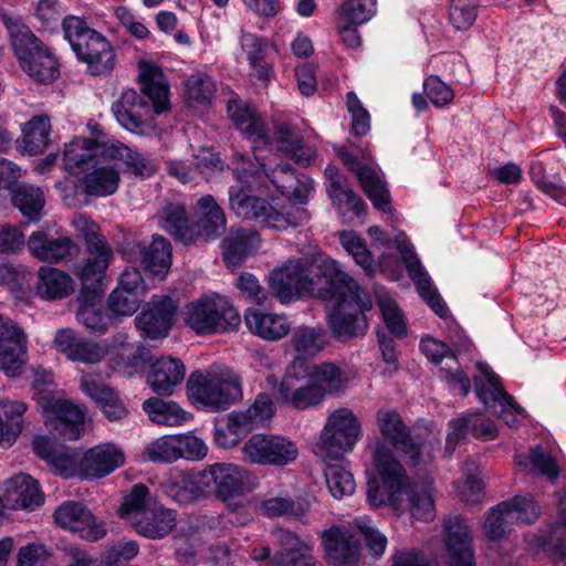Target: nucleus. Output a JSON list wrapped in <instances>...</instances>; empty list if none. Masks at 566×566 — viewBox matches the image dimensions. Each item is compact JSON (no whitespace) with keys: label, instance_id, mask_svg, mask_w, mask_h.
<instances>
[{"label":"nucleus","instance_id":"nucleus-45","mask_svg":"<svg viewBox=\"0 0 566 566\" xmlns=\"http://www.w3.org/2000/svg\"><path fill=\"white\" fill-rule=\"evenodd\" d=\"M108 164L91 167L92 171L84 175L82 184L87 196L106 197L115 193L119 185V171Z\"/></svg>","mask_w":566,"mask_h":566},{"label":"nucleus","instance_id":"nucleus-26","mask_svg":"<svg viewBox=\"0 0 566 566\" xmlns=\"http://www.w3.org/2000/svg\"><path fill=\"white\" fill-rule=\"evenodd\" d=\"M319 537L323 558L328 566H354V533L345 526L333 525Z\"/></svg>","mask_w":566,"mask_h":566},{"label":"nucleus","instance_id":"nucleus-39","mask_svg":"<svg viewBox=\"0 0 566 566\" xmlns=\"http://www.w3.org/2000/svg\"><path fill=\"white\" fill-rule=\"evenodd\" d=\"M139 83L142 93L151 101L153 113L160 115L169 111L170 102L168 98L169 87L167 84L157 81L163 76V70L155 64L145 61L139 62Z\"/></svg>","mask_w":566,"mask_h":566},{"label":"nucleus","instance_id":"nucleus-2","mask_svg":"<svg viewBox=\"0 0 566 566\" xmlns=\"http://www.w3.org/2000/svg\"><path fill=\"white\" fill-rule=\"evenodd\" d=\"M377 420L384 439L407 459L409 467L430 470L441 446L439 434L427 428L411 430L395 410H379Z\"/></svg>","mask_w":566,"mask_h":566},{"label":"nucleus","instance_id":"nucleus-38","mask_svg":"<svg viewBox=\"0 0 566 566\" xmlns=\"http://www.w3.org/2000/svg\"><path fill=\"white\" fill-rule=\"evenodd\" d=\"M326 191L332 203L344 221H352L354 214V190L348 178L334 165L325 168Z\"/></svg>","mask_w":566,"mask_h":566},{"label":"nucleus","instance_id":"nucleus-18","mask_svg":"<svg viewBox=\"0 0 566 566\" xmlns=\"http://www.w3.org/2000/svg\"><path fill=\"white\" fill-rule=\"evenodd\" d=\"M28 338L12 319L0 314V369L8 376L22 373L27 363Z\"/></svg>","mask_w":566,"mask_h":566},{"label":"nucleus","instance_id":"nucleus-50","mask_svg":"<svg viewBox=\"0 0 566 566\" xmlns=\"http://www.w3.org/2000/svg\"><path fill=\"white\" fill-rule=\"evenodd\" d=\"M73 291L72 279L65 272L55 268L41 266L36 293L45 300H61Z\"/></svg>","mask_w":566,"mask_h":566},{"label":"nucleus","instance_id":"nucleus-46","mask_svg":"<svg viewBox=\"0 0 566 566\" xmlns=\"http://www.w3.org/2000/svg\"><path fill=\"white\" fill-rule=\"evenodd\" d=\"M271 182L283 196L292 197L300 203H304L307 199L311 184L308 180H302L295 175L291 164L280 163L269 176Z\"/></svg>","mask_w":566,"mask_h":566},{"label":"nucleus","instance_id":"nucleus-1","mask_svg":"<svg viewBox=\"0 0 566 566\" xmlns=\"http://www.w3.org/2000/svg\"><path fill=\"white\" fill-rule=\"evenodd\" d=\"M270 293L281 303L314 296L334 302L327 312V325L333 336L346 342L354 337V277L339 263L323 256L287 261L272 270L268 277Z\"/></svg>","mask_w":566,"mask_h":566},{"label":"nucleus","instance_id":"nucleus-24","mask_svg":"<svg viewBox=\"0 0 566 566\" xmlns=\"http://www.w3.org/2000/svg\"><path fill=\"white\" fill-rule=\"evenodd\" d=\"M125 463L124 452L113 443L88 449L78 463V472L86 479H101Z\"/></svg>","mask_w":566,"mask_h":566},{"label":"nucleus","instance_id":"nucleus-23","mask_svg":"<svg viewBox=\"0 0 566 566\" xmlns=\"http://www.w3.org/2000/svg\"><path fill=\"white\" fill-rule=\"evenodd\" d=\"M112 112L124 128L138 133L143 130L153 113L151 101L135 90H126L120 98L113 103Z\"/></svg>","mask_w":566,"mask_h":566},{"label":"nucleus","instance_id":"nucleus-6","mask_svg":"<svg viewBox=\"0 0 566 566\" xmlns=\"http://www.w3.org/2000/svg\"><path fill=\"white\" fill-rule=\"evenodd\" d=\"M187 392L193 403H199L211 411L228 409L242 399L241 377L226 367L211 376L196 370L187 380Z\"/></svg>","mask_w":566,"mask_h":566},{"label":"nucleus","instance_id":"nucleus-63","mask_svg":"<svg viewBox=\"0 0 566 566\" xmlns=\"http://www.w3.org/2000/svg\"><path fill=\"white\" fill-rule=\"evenodd\" d=\"M147 458L154 462L171 463L180 459L177 436H164L151 443L145 449Z\"/></svg>","mask_w":566,"mask_h":566},{"label":"nucleus","instance_id":"nucleus-47","mask_svg":"<svg viewBox=\"0 0 566 566\" xmlns=\"http://www.w3.org/2000/svg\"><path fill=\"white\" fill-rule=\"evenodd\" d=\"M10 196L13 206L20 210L25 219V224L41 219L45 199L43 191L39 187L20 182L11 189Z\"/></svg>","mask_w":566,"mask_h":566},{"label":"nucleus","instance_id":"nucleus-4","mask_svg":"<svg viewBox=\"0 0 566 566\" xmlns=\"http://www.w3.org/2000/svg\"><path fill=\"white\" fill-rule=\"evenodd\" d=\"M77 229L85 247V256L74 264L73 271L81 283L78 294H88L92 291L104 294L103 281L114 256L113 250L105 237L99 233V227L94 221L82 218Z\"/></svg>","mask_w":566,"mask_h":566},{"label":"nucleus","instance_id":"nucleus-3","mask_svg":"<svg viewBox=\"0 0 566 566\" xmlns=\"http://www.w3.org/2000/svg\"><path fill=\"white\" fill-rule=\"evenodd\" d=\"M64 38L76 59L86 64V73L95 77H107L116 67V53L107 38L91 28L84 18L66 15L62 20Z\"/></svg>","mask_w":566,"mask_h":566},{"label":"nucleus","instance_id":"nucleus-40","mask_svg":"<svg viewBox=\"0 0 566 566\" xmlns=\"http://www.w3.org/2000/svg\"><path fill=\"white\" fill-rule=\"evenodd\" d=\"M31 254L43 262L56 263L72 254L76 244L67 237L51 239L42 231L33 232L27 242Z\"/></svg>","mask_w":566,"mask_h":566},{"label":"nucleus","instance_id":"nucleus-11","mask_svg":"<svg viewBox=\"0 0 566 566\" xmlns=\"http://www.w3.org/2000/svg\"><path fill=\"white\" fill-rule=\"evenodd\" d=\"M199 471L207 499L214 497L231 505L243 495L247 475L243 468L230 462H216Z\"/></svg>","mask_w":566,"mask_h":566},{"label":"nucleus","instance_id":"nucleus-8","mask_svg":"<svg viewBox=\"0 0 566 566\" xmlns=\"http://www.w3.org/2000/svg\"><path fill=\"white\" fill-rule=\"evenodd\" d=\"M376 471L381 480L382 490L376 479L368 480L367 500L373 506L397 505L402 493L409 488L410 479L406 469L392 452L385 448L374 452Z\"/></svg>","mask_w":566,"mask_h":566},{"label":"nucleus","instance_id":"nucleus-12","mask_svg":"<svg viewBox=\"0 0 566 566\" xmlns=\"http://www.w3.org/2000/svg\"><path fill=\"white\" fill-rule=\"evenodd\" d=\"M537 516L538 511L532 497L514 496L489 511L483 524L484 534L490 541H499L505 537L510 525L531 524Z\"/></svg>","mask_w":566,"mask_h":566},{"label":"nucleus","instance_id":"nucleus-49","mask_svg":"<svg viewBox=\"0 0 566 566\" xmlns=\"http://www.w3.org/2000/svg\"><path fill=\"white\" fill-rule=\"evenodd\" d=\"M245 323L254 335L266 340H279L291 329L286 317L262 312L247 313Z\"/></svg>","mask_w":566,"mask_h":566},{"label":"nucleus","instance_id":"nucleus-41","mask_svg":"<svg viewBox=\"0 0 566 566\" xmlns=\"http://www.w3.org/2000/svg\"><path fill=\"white\" fill-rule=\"evenodd\" d=\"M478 368L480 375L473 378L475 395L485 408L513 406V397L504 390L500 377L486 365L479 364Z\"/></svg>","mask_w":566,"mask_h":566},{"label":"nucleus","instance_id":"nucleus-7","mask_svg":"<svg viewBox=\"0 0 566 566\" xmlns=\"http://www.w3.org/2000/svg\"><path fill=\"white\" fill-rule=\"evenodd\" d=\"M185 322L198 335L237 331L241 324L239 312L224 296H203L186 306Z\"/></svg>","mask_w":566,"mask_h":566},{"label":"nucleus","instance_id":"nucleus-62","mask_svg":"<svg viewBox=\"0 0 566 566\" xmlns=\"http://www.w3.org/2000/svg\"><path fill=\"white\" fill-rule=\"evenodd\" d=\"M325 480L331 494L342 499L354 493V475L340 465H329L325 472Z\"/></svg>","mask_w":566,"mask_h":566},{"label":"nucleus","instance_id":"nucleus-54","mask_svg":"<svg viewBox=\"0 0 566 566\" xmlns=\"http://www.w3.org/2000/svg\"><path fill=\"white\" fill-rule=\"evenodd\" d=\"M143 409L149 419L164 426H179L186 421V412L174 401H166L158 397H151L143 402Z\"/></svg>","mask_w":566,"mask_h":566},{"label":"nucleus","instance_id":"nucleus-30","mask_svg":"<svg viewBox=\"0 0 566 566\" xmlns=\"http://www.w3.org/2000/svg\"><path fill=\"white\" fill-rule=\"evenodd\" d=\"M261 242L258 231L247 228H230L221 241L222 258L227 265H239L254 254Z\"/></svg>","mask_w":566,"mask_h":566},{"label":"nucleus","instance_id":"nucleus-35","mask_svg":"<svg viewBox=\"0 0 566 566\" xmlns=\"http://www.w3.org/2000/svg\"><path fill=\"white\" fill-rule=\"evenodd\" d=\"M186 374L182 361L178 358L161 357L151 364V370L147 375V382L154 392L160 396H169L179 385Z\"/></svg>","mask_w":566,"mask_h":566},{"label":"nucleus","instance_id":"nucleus-61","mask_svg":"<svg viewBox=\"0 0 566 566\" xmlns=\"http://www.w3.org/2000/svg\"><path fill=\"white\" fill-rule=\"evenodd\" d=\"M140 296L137 292L116 287L107 298V308L114 317L130 316L138 310Z\"/></svg>","mask_w":566,"mask_h":566},{"label":"nucleus","instance_id":"nucleus-44","mask_svg":"<svg viewBox=\"0 0 566 566\" xmlns=\"http://www.w3.org/2000/svg\"><path fill=\"white\" fill-rule=\"evenodd\" d=\"M159 218L164 221V229L176 240L184 244L193 243L192 218L188 216L186 206L180 202H169L160 211Z\"/></svg>","mask_w":566,"mask_h":566},{"label":"nucleus","instance_id":"nucleus-31","mask_svg":"<svg viewBox=\"0 0 566 566\" xmlns=\"http://www.w3.org/2000/svg\"><path fill=\"white\" fill-rule=\"evenodd\" d=\"M449 433L447 436V451L454 450L455 444L471 434L474 438L494 439L497 433L496 426L482 413H469L449 422Z\"/></svg>","mask_w":566,"mask_h":566},{"label":"nucleus","instance_id":"nucleus-59","mask_svg":"<svg viewBox=\"0 0 566 566\" xmlns=\"http://www.w3.org/2000/svg\"><path fill=\"white\" fill-rule=\"evenodd\" d=\"M377 304L390 334L397 338L407 336L408 331L405 315L396 301L388 295L379 294L377 295Z\"/></svg>","mask_w":566,"mask_h":566},{"label":"nucleus","instance_id":"nucleus-57","mask_svg":"<svg viewBox=\"0 0 566 566\" xmlns=\"http://www.w3.org/2000/svg\"><path fill=\"white\" fill-rule=\"evenodd\" d=\"M563 527H553L548 536H539L537 544L548 555L555 566H566V506L562 510Z\"/></svg>","mask_w":566,"mask_h":566},{"label":"nucleus","instance_id":"nucleus-64","mask_svg":"<svg viewBox=\"0 0 566 566\" xmlns=\"http://www.w3.org/2000/svg\"><path fill=\"white\" fill-rule=\"evenodd\" d=\"M476 19V8L472 0H451L449 21L457 31L469 30Z\"/></svg>","mask_w":566,"mask_h":566},{"label":"nucleus","instance_id":"nucleus-43","mask_svg":"<svg viewBox=\"0 0 566 566\" xmlns=\"http://www.w3.org/2000/svg\"><path fill=\"white\" fill-rule=\"evenodd\" d=\"M102 297L103 294H98L96 291L88 294H78V310L76 312V318L80 323L86 328L101 334L107 331L114 318L108 310L105 311L102 306H97Z\"/></svg>","mask_w":566,"mask_h":566},{"label":"nucleus","instance_id":"nucleus-9","mask_svg":"<svg viewBox=\"0 0 566 566\" xmlns=\"http://www.w3.org/2000/svg\"><path fill=\"white\" fill-rule=\"evenodd\" d=\"M45 381L34 379L32 388L39 395L38 403L48 417L46 426L54 438L64 441L80 439L84 431L85 411L66 399H54L44 389Z\"/></svg>","mask_w":566,"mask_h":566},{"label":"nucleus","instance_id":"nucleus-25","mask_svg":"<svg viewBox=\"0 0 566 566\" xmlns=\"http://www.w3.org/2000/svg\"><path fill=\"white\" fill-rule=\"evenodd\" d=\"M135 248L145 272L159 282L164 281L172 264V248L169 240L160 234H154L148 244L137 242Z\"/></svg>","mask_w":566,"mask_h":566},{"label":"nucleus","instance_id":"nucleus-33","mask_svg":"<svg viewBox=\"0 0 566 566\" xmlns=\"http://www.w3.org/2000/svg\"><path fill=\"white\" fill-rule=\"evenodd\" d=\"M228 113L238 129L253 143L269 146L272 143L266 124L255 107L249 104H228Z\"/></svg>","mask_w":566,"mask_h":566},{"label":"nucleus","instance_id":"nucleus-34","mask_svg":"<svg viewBox=\"0 0 566 566\" xmlns=\"http://www.w3.org/2000/svg\"><path fill=\"white\" fill-rule=\"evenodd\" d=\"M272 143L276 144L280 151L289 155L295 164L306 167L313 158V150L304 146L302 134L291 124L285 122L273 123Z\"/></svg>","mask_w":566,"mask_h":566},{"label":"nucleus","instance_id":"nucleus-14","mask_svg":"<svg viewBox=\"0 0 566 566\" xmlns=\"http://www.w3.org/2000/svg\"><path fill=\"white\" fill-rule=\"evenodd\" d=\"M354 446V412L348 409L335 410L328 418L316 444L323 458L338 460Z\"/></svg>","mask_w":566,"mask_h":566},{"label":"nucleus","instance_id":"nucleus-28","mask_svg":"<svg viewBox=\"0 0 566 566\" xmlns=\"http://www.w3.org/2000/svg\"><path fill=\"white\" fill-rule=\"evenodd\" d=\"M54 345L69 359L84 364H96L106 354L99 344L84 337H77L71 328L59 329L55 333Z\"/></svg>","mask_w":566,"mask_h":566},{"label":"nucleus","instance_id":"nucleus-48","mask_svg":"<svg viewBox=\"0 0 566 566\" xmlns=\"http://www.w3.org/2000/svg\"><path fill=\"white\" fill-rule=\"evenodd\" d=\"M240 44L247 54L251 69L255 72V77L265 84L269 83L273 74V67L265 62L268 40L250 32H243Z\"/></svg>","mask_w":566,"mask_h":566},{"label":"nucleus","instance_id":"nucleus-53","mask_svg":"<svg viewBox=\"0 0 566 566\" xmlns=\"http://www.w3.org/2000/svg\"><path fill=\"white\" fill-rule=\"evenodd\" d=\"M50 129L48 116H34L25 124L19 146L29 155L42 153L49 144Z\"/></svg>","mask_w":566,"mask_h":566},{"label":"nucleus","instance_id":"nucleus-37","mask_svg":"<svg viewBox=\"0 0 566 566\" xmlns=\"http://www.w3.org/2000/svg\"><path fill=\"white\" fill-rule=\"evenodd\" d=\"M81 388L97 403L107 420L122 421L127 418L128 410L113 388L86 377L82 378Z\"/></svg>","mask_w":566,"mask_h":566},{"label":"nucleus","instance_id":"nucleus-17","mask_svg":"<svg viewBox=\"0 0 566 566\" xmlns=\"http://www.w3.org/2000/svg\"><path fill=\"white\" fill-rule=\"evenodd\" d=\"M54 522L64 530L77 534L88 542H96L106 535V528L91 510L77 501H65L54 511Z\"/></svg>","mask_w":566,"mask_h":566},{"label":"nucleus","instance_id":"nucleus-36","mask_svg":"<svg viewBox=\"0 0 566 566\" xmlns=\"http://www.w3.org/2000/svg\"><path fill=\"white\" fill-rule=\"evenodd\" d=\"M272 534L279 545L273 555L275 566H306L313 562L308 547L297 534L284 528H276Z\"/></svg>","mask_w":566,"mask_h":566},{"label":"nucleus","instance_id":"nucleus-15","mask_svg":"<svg viewBox=\"0 0 566 566\" xmlns=\"http://www.w3.org/2000/svg\"><path fill=\"white\" fill-rule=\"evenodd\" d=\"M356 178L375 209L384 213L392 211L387 182L367 147L356 146Z\"/></svg>","mask_w":566,"mask_h":566},{"label":"nucleus","instance_id":"nucleus-16","mask_svg":"<svg viewBox=\"0 0 566 566\" xmlns=\"http://www.w3.org/2000/svg\"><path fill=\"white\" fill-rule=\"evenodd\" d=\"M178 307V300L154 295L136 316V327L150 339L165 338L175 324Z\"/></svg>","mask_w":566,"mask_h":566},{"label":"nucleus","instance_id":"nucleus-29","mask_svg":"<svg viewBox=\"0 0 566 566\" xmlns=\"http://www.w3.org/2000/svg\"><path fill=\"white\" fill-rule=\"evenodd\" d=\"M176 512L156 502L130 525L137 534L149 539H163L176 527Z\"/></svg>","mask_w":566,"mask_h":566},{"label":"nucleus","instance_id":"nucleus-42","mask_svg":"<svg viewBox=\"0 0 566 566\" xmlns=\"http://www.w3.org/2000/svg\"><path fill=\"white\" fill-rule=\"evenodd\" d=\"M112 161H120L125 172L140 179L149 178L157 171L151 159L120 142H109L107 164Z\"/></svg>","mask_w":566,"mask_h":566},{"label":"nucleus","instance_id":"nucleus-13","mask_svg":"<svg viewBox=\"0 0 566 566\" xmlns=\"http://www.w3.org/2000/svg\"><path fill=\"white\" fill-rule=\"evenodd\" d=\"M395 245L400 253L408 275L415 284L419 296L439 317H448L449 308L438 290L433 286L431 277L420 262L406 233L401 232L396 237Z\"/></svg>","mask_w":566,"mask_h":566},{"label":"nucleus","instance_id":"nucleus-22","mask_svg":"<svg viewBox=\"0 0 566 566\" xmlns=\"http://www.w3.org/2000/svg\"><path fill=\"white\" fill-rule=\"evenodd\" d=\"M448 566H475L472 537L464 520L449 516L444 520Z\"/></svg>","mask_w":566,"mask_h":566},{"label":"nucleus","instance_id":"nucleus-52","mask_svg":"<svg viewBox=\"0 0 566 566\" xmlns=\"http://www.w3.org/2000/svg\"><path fill=\"white\" fill-rule=\"evenodd\" d=\"M308 509L310 505L305 500L290 496L269 497L260 504L262 514L270 518L285 516L290 520H300L308 512Z\"/></svg>","mask_w":566,"mask_h":566},{"label":"nucleus","instance_id":"nucleus-56","mask_svg":"<svg viewBox=\"0 0 566 566\" xmlns=\"http://www.w3.org/2000/svg\"><path fill=\"white\" fill-rule=\"evenodd\" d=\"M290 344L296 354L314 357L328 344V335L322 328L303 326L294 331Z\"/></svg>","mask_w":566,"mask_h":566},{"label":"nucleus","instance_id":"nucleus-60","mask_svg":"<svg viewBox=\"0 0 566 566\" xmlns=\"http://www.w3.org/2000/svg\"><path fill=\"white\" fill-rule=\"evenodd\" d=\"M432 483V480H427L421 489L415 488L409 493L410 513L417 520L428 522L434 517Z\"/></svg>","mask_w":566,"mask_h":566},{"label":"nucleus","instance_id":"nucleus-27","mask_svg":"<svg viewBox=\"0 0 566 566\" xmlns=\"http://www.w3.org/2000/svg\"><path fill=\"white\" fill-rule=\"evenodd\" d=\"M4 501L3 509L33 511L43 503L44 494L35 479L20 473L9 480Z\"/></svg>","mask_w":566,"mask_h":566},{"label":"nucleus","instance_id":"nucleus-58","mask_svg":"<svg viewBox=\"0 0 566 566\" xmlns=\"http://www.w3.org/2000/svg\"><path fill=\"white\" fill-rule=\"evenodd\" d=\"M153 503L149 497V489L145 484L138 483L133 485L130 492L124 496L117 514L130 524Z\"/></svg>","mask_w":566,"mask_h":566},{"label":"nucleus","instance_id":"nucleus-55","mask_svg":"<svg viewBox=\"0 0 566 566\" xmlns=\"http://www.w3.org/2000/svg\"><path fill=\"white\" fill-rule=\"evenodd\" d=\"M336 43L354 52V0H343L333 12Z\"/></svg>","mask_w":566,"mask_h":566},{"label":"nucleus","instance_id":"nucleus-21","mask_svg":"<svg viewBox=\"0 0 566 566\" xmlns=\"http://www.w3.org/2000/svg\"><path fill=\"white\" fill-rule=\"evenodd\" d=\"M227 226V218L223 209L218 205L213 196L200 197L195 206V218H192L193 243L199 240L208 242L220 237Z\"/></svg>","mask_w":566,"mask_h":566},{"label":"nucleus","instance_id":"nucleus-10","mask_svg":"<svg viewBox=\"0 0 566 566\" xmlns=\"http://www.w3.org/2000/svg\"><path fill=\"white\" fill-rule=\"evenodd\" d=\"M243 460L250 464L283 468L298 457V448L292 440L276 434L256 433L242 447Z\"/></svg>","mask_w":566,"mask_h":566},{"label":"nucleus","instance_id":"nucleus-20","mask_svg":"<svg viewBox=\"0 0 566 566\" xmlns=\"http://www.w3.org/2000/svg\"><path fill=\"white\" fill-rule=\"evenodd\" d=\"M230 210L243 220L256 222L271 228L272 221H277V210L262 197L248 192L242 186L229 188Z\"/></svg>","mask_w":566,"mask_h":566},{"label":"nucleus","instance_id":"nucleus-51","mask_svg":"<svg viewBox=\"0 0 566 566\" xmlns=\"http://www.w3.org/2000/svg\"><path fill=\"white\" fill-rule=\"evenodd\" d=\"M201 480L200 471L181 473L168 485L167 494L182 505L207 499Z\"/></svg>","mask_w":566,"mask_h":566},{"label":"nucleus","instance_id":"nucleus-19","mask_svg":"<svg viewBox=\"0 0 566 566\" xmlns=\"http://www.w3.org/2000/svg\"><path fill=\"white\" fill-rule=\"evenodd\" d=\"M108 140L92 142L85 137H75L65 145L63 165L72 175L90 170L98 164H107Z\"/></svg>","mask_w":566,"mask_h":566},{"label":"nucleus","instance_id":"nucleus-5","mask_svg":"<svg viewBox=\"0 0 566 566\" xmlns=\"http://www.w3.org/2000/svg\"><path fill=\"white\" fill-rule=\"evenodd\" d=\"M14 53L21 67L36 82L50 84L60 76L54 54L25 24L9 17L3 18Z\"/></svg>","mask_w":566,"mask_h":566},{"label":"nucleus","instance_id":"nucleus-32","mask_svg":"<svg viewBox=\"0 0 566 566\" xmlns=\"http://www.w3.org/2000/svg\"><path fill=\"white\" fill-rule=\"evenodd\" d=\"M279 395L283 402L304 410L321 403L325 397V389L317 382L311 380L297 382L296 378L289 376L282 378Z\"/></svg>","mask_w":566,"mask_h":566}]
</instances>
